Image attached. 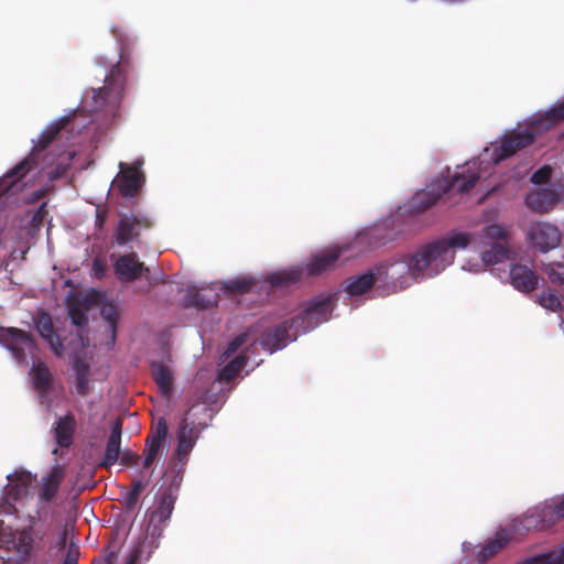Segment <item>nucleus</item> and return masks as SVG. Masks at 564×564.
I'll return each mask as SVG.
<instances>
[{
    "label": "nucleus",
    "mask_w": 564,
    "mask_h": 564,
    "mask_svg": "<svg viewBox=\"0 0 564 564\" xmlns=\"http://www.w3.org/2000/svg\"><path fill=\"white\" fill-rule=\"evenodd\" d=\"M0 511L14 514L22 525L2 527L0 523V549L9 554L14 564H28L41 551L51 531L50 516L59 486L65 478V467L55 464L45 473L39 484L36 496L29 495L34 476L28 470H15L7 476Z\"/></svg>",
    "instance_id": "1"
},
{
    "label": "nucleus",
    "mask_w": 564,
    "mask_h": 564,
    "mask_svg": "<svg viewBox=\"0 0 564 564\" xmlns=\"http://www.w3.org/2000/svg\"><path fill=\"white\" fill-rule=\"evenodd\" d=\"M131 63L122 56L111 67L99 88L86 89L79 105L52 120L37 141H70L77 138L99 141L108 135L121 116Z\"/></svg>",
    "instance_id": "2"
},
{
    "label": "nucleus",
    "mask_w": 564,
    "mask_h": 564,
    "mask_svg": "<svg viewBox=\"0 0 564 564\" xmlns=\"http://www.w3.org/2000/svg\"><path fill=\"white\" fill-rule=\"evenodd\" d=\"M523 144L490 143L480 158L458 166L453 174L447 171L446 175L442 174L427 189L417 192L412 198L411 209L421 212L429 208L447 191L477 195V200L482 202L499 186L494 177V165L512 155Z\"/></svg>",
    "instance_id": "3"
},
{
    "label": "nucleus",
    "mask_w": 564,
    "mask_h": 564,
    "mask_svg": "<svg viewBox=\"0 0 564 564\" xmlns=\"http://www.w3.org/2000/svg\"><path fill=\"white\" fill-rule=\"evenodd\" d=\"M470 240L466 234H449L411 257L404 256L377 267V288L393 293L412 285L417 279L438 274L453 263L455 250L466 249Z\"/></svg>",
    "instance_id": "4"
},
{
    "label": "nucleus",
    "mask_w": 564,
    "mask_h": 564,
    "mask_svg": "<svg viewBox=\"0 0 564 564\" xmlns=\"http://www.w3.org/2000/svg\"><path fill=\"white\" fill-rule=\"evenodd\" d=\"M372 239H378L377 228H367L356 235L354 240L341 246H330L315 253L304 268H290L273 272L270 275L272 285H283L295 282L303 274L317 275L335 269L350 258L361 253L367 247L372 246Z\"/></svg>",
    "instance_id": "5"
},
{
    "label": "nucleus",
    "mask_w": 564,
    "mask_h": 564,
    "mask_svg": "<svg viewBox=\"0 0 564 564\" xmlns=\"http://www.w3.org/2000/svg\"><path fill=\"white\" fill-rule=\"evenodd\" d=\"M333 297V294H321L303 303L288 327L278 328L273 336L269 335L260 345L272 354L285 347L299 335L305 334L326 322L332 311Z\"/></svg>",
    "instance_id": "6"
},
{
    "label": "nucleus",
    "mask_w": 564,
    "mask_h": 564,
    "mask_svg": "<svg viewBox=\"0 0 564 564\" xmlns=\"http://www.w3.org/2000/svg\"><path fill=\"white\" fill-rule=\"evenodd\" d=\"M564 121V99L547 110L536 111L506 131L498 141H534Z\"/></svg>",
    "instance_id": "7"
},
{
    "label": "nucleus",
    "mask_w": 564,
    "mask_h": 564,
    "mask_svg": "<svg viewBox=\"0 0 564 564\" xmlns=\"http://www.w3.org/2000/svg\"><path fill=\"white\" fill-rule=\"evenodd\" d=\"M562 518H564V496L529 509L522 518L513 521L512 531L523 534L530 530H543Z\"/></svg>",
    "instance_id": "8"
},
{
    "label": "nucleus",
    "mask_w": 564,
    "mask_h": 564,
    "mask_svg": "<svg viewBox=\"0 0 564 564\" xmlns=\"http://www.w3.org/2000/svg\"><path fill=\"white\" fill-rule=\"evenodd\" d=\"M552 167L544 165L540 170L533 173L531 182L535 186L525 197V204L533 210L547 212L550 210L561 198L562 188L556 185H547L552 176Z\"/></svg>",
    "instance_id": "9"
},
{
    "label": "nucleus",
    "mask_w": 564,
    "mask_h": 564,
    "mask_svg": "<svg viewBox=\"0 0 564 564\" xmlns=\"http://www.w3.org/2000/svg\"><path fill=\"white\" fill-rule=\"evenodd\" d=\"M0 341L12 352L18 361L25 360L26 356L33 357L35 346L32 338L25 332L14 328H0Z\"/></svg>",
    "instance_id": "10"
},
{
    "label": "nucleus",
    "mask_w": 564,
    "mask_h": 564,
    "mask_svg": "<svg viewBox=\"0 0 564 564\" xmlns=\"http://www.w3.org/2000/svg\"><path fill=\"white\" fill-rule=\"evenodd\" d=\"M251 279H236L216 286H203L197 291L194 304L199 307L216 305L218 302L217 289L229 292H247L251 289Z\"/></svg>",
    "instance_id": "11"
},
{
    "label": "nucleus",
    "mask_w": 564,
    "mask_h": 564,
    "mask_svg": "<svg viewBox=\"0 0 564 564\" xmlns=\"http://www.w3.org/2000/svg\"><path fill=\"white\" fill-rule=\"evenodd\" d=\"M528 235L533 247L538 248L541 252L555 249L562 239L558 228L549 223L539 221L531 224Z\"/></svg>",
    "instance_id": "12"
},
{
    "label": "nucleus",
    "mask_w": 564,
    "mask_h": 564,
    "mask_svg": "<svg viewBox=\"0 0 564 564\" xmlns=\"http://www.w3.org/2000/svg\"><path fill=\"white\" fill-rule=\"evenodd\" d=\"M171 356L165 348L152 356V375L162 394L169 395L172 388L173 373L170 368Z\"/></svg>",
    "instance_id": "13"
},
{
    "label": "nucleus",
    "mask_w": 564,
    "mask_h": 564,
    "mask_svg": "<svg viewBox=\"0 0 564 564\" xmlns=\"http://www.w3.org/2000/svg\"><path fill=\"white\" fill-rule=\"evenodd\" d=\"M143 160H135L132 164L120 163L121 175L116 182L123 196H132L143 184V175L140 169Z\"/></svg>",
    "instance_id": "14"
},
{
    "label": "nucleus",
    "mask_w": 564,
    "mask_h": 564,
    "mask_svg": "<svg viewBox=\"0 0 564 564\" xmlns=\"http://www.w3.org/2000/svg\"><path fill=\"white\" fill-rule=\"evenodd\" d=\"M480 259H476L474 262L470 260L466 261L462 269L471 273H480L489 265H494L507 260L508 250L503 245H491L486 248H480Z\"/></svg>",
    "instance_id": "15"
},
{
    "label": "nucleus",
    "mask_w": 564,
    "mask_h": 564,
    "mask_svg": "<svg viewBox=\"0 0 564 564\" xmlns=\"http://www.w3.org/2000/svg\"><path fill=\"white\" fill-rule=\"evenodd\" d=\"M452 234H466L471 237L470 242L467 247L473 246L475 248H486L491 245H502L507 240L508 231L505 227L491 224L481 230L479 235L466 232V231H453Z\"/></svg>",
    "instance_id": "16"
},
{
    "label": "nucleus",
    "mask_w": 564,
    "mask_h": 564,
    "mask_svg": "<svg viewBox=\"0 0 564 564\" xmlns=\"http://www.w3.org/2000/svg\"><path fill=\"white\" fill-rule=\"evenodd\" d=\"M75 420L72 416L61 417L54 429V438L57 446L52 451L54 456L63 455L73 442Z\"/></svg>",
    "instance_id": "17"
},
{
    "label": "nucleus",
    "mask_w": 564,
    "mask_h": 564,
    "mask_svg": "<svg viewBox=\"0 0 564 564\" xmlns=\"http://www.w3.org/2000/svg\"><path fill=\"white\" fill-rule=\"evenodd\" d=\"M35 328L43 339L47 341L53 352L57 356L63 354V345L55 334L53 322L46 313H39L34 317Z\"/></svg>",
    "instance_id": "18"
},
{
    "label": "nucleus",
    "mask_w": 564,
    "mask_h": 564,
    "mask_svg": "<svg viewBox=\"0 0 564 564\" xmlns=\"http://www.w3.org/2000/svg\"><path fill=\"white\" fill-rule=\"evenodd\" d=\"M197 437L198 433L195 431L194 426H191L186 420H183L177 433V446L175 451L176 458L180 462H185L187 459Z\"/></svg>",
    "instance_id": "19"
},
{
    "label": "nucleus",
    "mask_w": 564,
    "mask_h": 564,
    "mask_svg": "<svg viewBox=\"0 0 564 564\" xmlns=\"http://www.w3.org/2000/svg\"><path fill=\"white\" fill-rule=\"evenodd\" d=\"M510 282L514 289L528 293L538 285V276L527 265L516 264L510 270Z\"/></svg>",
    "instance_id": "20"
},
{
    "label": "nucleus",
    "mask_w": 564,
    "mask_h": 564,
    "mask_svg": "<svg viewBox=\"0 0 564 564\" xmlns=\"http://www.w3.org/2000/svg\"><path fill=\"white\" fill-rule=\"evenodd\" d=\"M122 433L121 420H116L111 425V433L107 441L106 452L101 462L102 466L109 467L115 465L120 456V443Z\"/></svg>",
    "instance_id": "21"
},
{
    "label": "nucleus",
    "mask_w": 564,
    "mask_h": 564,
    "mask_svg": "<svg viewBox=\"0 0 564 564\" xmlns=\"http://www.w3.org/2000/svg\"><path fill=\"white\" fill-rule=\"evenodd\" d=\"M143 263H141L135 254L120 257L115 262V272L122 281H132L141 275Z\"/></svg>",
    "instance_id": "22"
},
{
    "label": "nucleus",
    "mask_w": 564,
    "mask_h": 564,
    "mask_svg": "<svg viewBox=\"0 0 564 564\" xmlns=\"http://www.w3.org/2000/svg\"><path fill=\"white\" fill-rule=\"evenodd\" d=\"M32 167V163L29 159L21 161L18 165L14 166L11 171L4 174L0 178V196L9 191H18L21 187L19 186V181L24 177L28 172H30Z\"/></svg>",
    "instance_id": "23"
},
{
    "label": "nucleus",
    "mask_w": 564,
    "mask_h": 564,
    "mask_svg": "<svg viewBox=\"0 0 564 564\" xmlns=\"http://www.w3.org/2000/svg\"><path fill=\"white\" fill-rule=\"evenodd\" d=\"M373 285H377L376 272L369 271L349 279L346 283L345 291L350 297H355L365 294Z\"/></svg>",
    "instance_id": "24"
},
{
    "label": "nucleus",
    "mask_w": 564,
    "mask_h": 564,
    "mask_svg": "<svg viewBox=\"0 0 564 564\" xmlns=\"http://www.w3.org/2000/svg\"><path fill=\"white\" fill-rule=\"evenodd\" d=\"M30 376L34 389L37 391L39 397L44 401L46 398V393L51 388L52 381V376L48 368L41 362L33 365Z\"/></svg>",
    "instance_id": "25"
},
{
    "label": "nucleus",
    "mask_w": 564,
    "mask_h": 564,
    "mask_svg": "<svg viewBox=\"0 0 564 564\" xmlns=\"http://www.w3.org/2000/svg\"><path fill=\"white\" fill-rule=\"evenodd\" d=\"M511 539L512 533L509 530H499L492 540H489L485 545H482L478 553V560L485 561L492 556L495 553L500 551Z\"/></svg>",
    "instance_id": "26"
},
{
    "label": "nucleus",
    "mask_w": 564,
    "mask_h": 564,
    "mask_svg": "<svg viewBox=\"0 0 564 564\" xmlns=\"http://www.w3.org/2000/svg\"><path fill=\"white\" fill-rule=\"evenodd\" d=\"M519 564H564V543L549 552L527 557Z\"/></svg>",
    "instance_id": "27"
},
{
    "label": "nucleus",
    "mask_w": 564,
    "mask_h": 564,
    "mask_svg": "<svg viewBox=\"0 0 564 564\" xmlns=\"http://www.w3.org/2000/svg\"><path fill=\"white\" fill-rule=\"evenodd\" d=\"M137 220L130 217H122L120 219L117 234L116 241L118 245H126L129 241L133 240V238L138 235L135 231Z\"/></svg>",
    "instance_id": "28"
},
{
    "label": "nucleus",
    "mask_w": 564,
    "mask_h": 564,
    "mask_svg": "<svg viewBox=\"0 0 564 564\" xmlns=\"http://www.w3.org/2000/svg\"><path fill=\"white\" fill-rule=\"evenodd\" d=\"M91 295L96 296V302L99 305L100 314L109 323L111 330H113L118 319V311L116 305L108 301L102 294L93 291Z\"/></svg>",
    "instance_id": "29"
},
{
    "label": "nucleus",
    "mask_w": 564,
    "mask_h": 564,
    "mask_svg": "<svg viewBox=\"0 0 564 564\" xmlns=\"http://www.w3.org/2000/svg\"><path fill=\"white\" fill-rule=\"evenodd\" d=\"M167 436V424L165 419L160 417L153 425L151 434L145 444L161 448Z\"/></svg>",
    "instance_id": "30"
},
{
    "label": "nucleus",
    "mask_w": 564,
    "mask_h": 564,
    "mask_svg": "<svg viewBox=\"0 0 564 564\" xmlns=\"http://www.w3.org/2000/svg\"><path fill=\"white\" fill-rule=\"evenodd\" d=\"M246 354L239 355L238 357L234 358L227 366H225L218 373V380L220 381H229L231 380L237 373L240 372V370L246 365Z\"/></svg>",
    "instance_id": "31"
},
{
    "label": "nucleus",
    "mask_w": 564,
    "mask_h": 564,
    "mask_svg": "<svg viewBox=\"0 0 564 564\" xmlns=\"http://www.w3.org/2000/svg\"><path fill=\"white\" fill-rule=\"evenodd\" d=\"M543 272L550 282L554 284H564V264L560 262H551L543 265Z\"/></svg>",
    "instance_id": "32"
},
{
    "label": "nucleus",
    "mask_w": 564,
    "mask_h": 564,
    "mask_svg": "<svg viewBox=\"0 0 564 564\" xmlns=\"http://www.w3.org/2000/svg\"><path fill=\"white\" fill-rule=\"evenodd\" d=\"M76 389L78 393L85 394L88 388V366L79 360L75 361Z\"/></svg>",
    "instance_id": "33"
},
{
    "label": "nucleus",
    "mask_w": 564,
    "mask_h": 564,
    "mask_svg": "<svg viewBox=\"0 0 564 564\" xmlns=\"http://www.w3.org/2000/svg\"><path fill=\"white\" fill-rule=\"evenodd\" d=\"M539 304L542 307H544L545 310H549V311H552V312H557V311H561L563 308L561 300L558 299V296L555 293L551 292V291L543 292L539 296Z\"/></svg>",
    "instance_id": "34"
},
{
    "label": "nucleus",
    "mask_w": 564,
    "mask_h": 564,
    "mask_svg": "<svg viewBox=\"0 0 564 564\" xmlns=\"http://www.w3.org/2000/svg\"><path fill=\"white\" fill-rule=\"evenodd\" d=\"M250 343L251 346L253 347L256 345V338L250 334V333H246V334H242L240 335L239 337H237L235 340H232L226 352H225V357L226 358H229L231 357L234 354H236L243 345Z\"/></svg>",
    "instance_id": "35"
},
{
    "label": "nucleus",
    "mask_w": 564,
    "mask_h": 564,
    "mask_svg": "<svg viewBox=\"0 0 564 564\" xmlns=\"http://www.w3.org/2000/svg\"><path fill=\"white\" fill-rule=\"evenodd\" d=\"M159 451H160L159 447H154V446L145 444V448L143 452V462H142L144 468L150 467L154 463V460L158 457Z\"/></svg>",
    "instance_id": "36"
},
{
    "label": "nucleus",
    "mask_w": 564,
    "mask_h": 564,
    "mask_svg": "<svg viewBox=\"0 0 564 564\" xmlns=\"http://www.w3.org/2000/svg\"><path fill=\"white\" fill-rule=\"evenodd\" d=\"M69 316L73 323L78 327L84 326L88 321L86 311H83L80 308H70Z\"/></svg>",
    "instance_id": "37"
},
{
    "label": "nucleus",
    "mask_w": 564,
    "mask_h": 564,
    "mask_svg": "<svg viewBox=\"0 0 564 564\" xmlns=\"http://www.w3.org/2000/svg\"><path fill=\"white\" fill-rule=\"evenodd\" d=\"M138 459H139V457L132 452H123L122 453V457H121L122 463L128 464L130 462H135Z\"/></svg>",
    "instance_id": "38"
},
{
    "label": "nucleus",
    "mask_w": 564,
    "mask_h": 564,
    "mask_svg": "<svg viewBox=\"0 0 564 564\" xmlns=\"http://www.w3.org/2000/svg\"><path fill=\"white\" fill-rule=\"evenodd\" d=\"M94 272L97 276H101L104 273L102 263L100 260H96L93 265Z\"/></svg>",
    "instance_id": "39"
},
{
    "label": "nucleus",
    "mask_w": 564,
    "mask_h": 564,
    "mask_svg": "<svg viewBox=\"0 0 564 564\" xmlns=\"http://www.w3.org/2000/svg\"><path fill=\"white\" fill-rule=\"evenodd\" d=\"M66 538H67V531H66V530H64V531H62V532H61V534H59V536H58V541H57V543H56V546H57L58 549H62V547H64V546H65V544H66Z\"/></svg>",
    "instance_id": "40"
},
{
    "label": "nucleus",
    "mask_w": 564,
    "mask_h": 564,
    "mask_svg": "<svg viewBox=\"0 0 564 564\" xmlns=\"http://www.w3.org/2000/svg\"><path fill=\"white\" fill-rule=\"evenodd\" d=\"M147 486V482L137 481L133 486V495L138 496Z\"/></svg>",
    "instance_id": "41"
},
{
    "label": "nucleus",
    "mask_w": 564,
    "mask_h": 564,
    "mask_svg": "<svg viewBox=\"0 0 564 564\" xmlns=\"http://www.w3.org/2000/svg\"><path fill=\"white\" fill-rule=\"evenodd\" d=\"M64 564H77V556L69 552L64 561Z\"/></svg>",
    "instance_id": "42"
},
{
    "label": "nucleus",
    "mask_w": 564,
    "mask_h": 564,
    "mask_svg": "<svg viewBox=\"0 0 564 564\" xmlns=\"http://www.w3.org/2000/svg\"><path fill=\"white\" fill-rule=\"evenodd\" d=\"M163 505H164V511L166 513V518L170 516L171 511H172V503L171 501L166 502V498L163 500Z\"/></svg>",
    "instance_id": "43"
},
{
    "label": "nucleus",
    "mask_w": 564,
    "mask_h": 564,
    "mask_svg": "<svg viewBox=\"0 0 564 564\" xmlns=\"http://www.w3.org/2000/svg\"><path fill=\"white\" fill-rule=\"evenodd\" d=\"M79 339H80V341H82V346H83V347H85V346H87V345H88V343H85V341H84V338H83V336H82V335H79Z\"/></svg>",
    "instance_id": "44"
},
{
    "label": "nucleus",
    "mask_w": 564,
    "mask_h": 564,
    "mask_svg": "<svg viewBox=\"0 0 564 564\" xmlns=\"http://www.w3.org/2000/svg\"><path fill=\"white\" fill-rule=\"evenodd\" d=\"M124 564H135V561L133 558H129Z\"/></svg>",
    "instance_id": "45"
},
{
    "label": "nucleus",
    "mask_w": 564,
    "mask_h": 564,
    "mask_svg": "<svg viewBox=\"0 0 564 564\" xmlns=\"http://www.w3.org/2000/svg\"><path fill=\"white\" fill-rule=\"evenodd\" d=\"M156 516H158V514H156V512H153V513L151 514V517H150V518H151V521H153V520L155 519V517H156Z\"/></svg>",
    "instance_id": "46"
}]
</instances>
